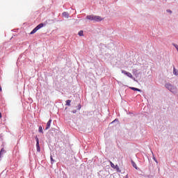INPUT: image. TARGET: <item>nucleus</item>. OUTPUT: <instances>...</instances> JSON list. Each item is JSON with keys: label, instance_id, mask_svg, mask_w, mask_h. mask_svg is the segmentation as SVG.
<instances>
[{"label": "nucleus", "instance_id": "6", "mask_svg": "<svg viewBox=\"0 0 178 178\" xmlns=\"http://www.w3.org/2000/svg\"><path fill=\"white\" fill-rule=\"evenodd\" d=\"M51 123H52V120H49L47 123V127L45 128V130H48V129H49V127H51Z\"/></svg>", "mask_w": 178, "mask_h": 178}, {"label": "nucleus", "instance_id": "24", "mask_svg": "<svg viewBox=\"0 0 178 178\" xmlns=\"http://www.w3.org/2000/svg\"><path fill=\"white\" fill-rule=\"evenodd\" d=\"M0 118H2V113H0Z\"/></svg>", "mask_w": 178, "mask_h": 178}, {"label": "nucleus", "instance_id": "12", "mask_svg": "<svg viewBox=\"0 0 178 178\" xmlns=\"http://www.w3.org/2000/svg\"><path fill=\"white\" fill-rule=\"evenodd\" d=\"M71 102H72V100H70V99L66 100V105L67 106H70V103Z\"/></svg>", "mask_w": 178, "mask_h": 178}, {"label": "nucleus", "instance_id": "18", "mask_svg": "<svg viewBox=\"0 0 178 178\" xmlns=\"http://www.w3.org/2000/svg\"><path fill=\"white\" fill-rule=\"evenodd\" d=\"M81 109V104H79L77 106V111H80Z\"/></svg>", "mask_w": 178, "mask_h": 178}, {"label": "nucleus", "instance_id": "17", "mask_svg": "<svg viewBox=\"0 0 178 178\" xmlns=\"http://www.w3.org/2000/svg\"><path fill=\"white\" fill-rule=\"evenodd\" d=\"M109 162H110V164H111V168H113V169H115V168L116 167V165H115V164H113V163H112V161H109Z\"/></svg>", "mask_w": 178, "mask_h": 178}, {"label": "nucleus", "instance_id": "4", "mask_svg": "<svg viewBox=\"0 0 178 178\" xmlns=\"http://www.w3.org/2000/svg\"><path fill=\"white\" fill-rule=\"evenodd\" d=\"M35 140H36V150L37 152H40L41 151V148L40 147V140L37 136H35Z\"/></svg>", "mask_w": 178, "mask_h": 178}, {"label": "nucleus", "instance_id": "7", "mask_svg": "<svg viewBox=\"0 0 178 178\" xmlns=\"http://www.w3.org/2000/svg\"><path fill=\"white\" fill-rule=\"evenodd\" d=\"M6 152V150L3 149V148H2L0 151V161L1 159L2 158V156H3V154H5Z\"/></svg>", "mask_w": 178, "mask_h": 178}, {"label": "nucleus", "instance_id": "20", "mask_svg": "<svg viewBox=\"0 0 178 178\" xmlns=\"http://www.w3.org/2000/svg\"><path fill=\"white\" fill-rule=\"evenodd\" d=\"M153 159L156 163H158V160H156V159L155 157H153Z\"/></svg>", "mask_w": 178, "mask_h": 178}, {"label": "nucleus", "instance_id": "23", "mask_svg": "<svg viewBox=\"0 0 178 178\" xmlns=\"http://www.w3.org/2000/svg\"><path fill=\"white\" fill-rule=\"evenodd\" d=\"M0 91H2V87L0 86Z\"/></svg>", "mask_w": 178, "mask_h": 178}, {"label": "nucleus", "instance_id": "14", "mask_svg": "<svg viewBox=\"0 0 178 178\" xmlns=\"http://www.w3.org/2000/svg\"><path fill=\"white\" fill-rule=\"evenodd\" d=\"M50 159H51V165H54V162H56V161H55V160L54 159V158H52V156H50Z\"/></svg>", "mask_w": 178, "mask_h": 178}, {"label": "nucleus", "instance_id": "15", "mask_svg": "<svg viewBox=\"0 0 178 178\" xmlns=\"http://www.w3.org/2000/svg\"><path fill=\"white\" fill-rule=\"evenodd\" d=\"M173 73L174 74H175L176 76H178V71L176 70V68L174 67L173 69Z\"/></svg>", "mask_w": 178, "mask_h": 178}, {"label": "nucleus", "instance_id": "10", "mask_svg": "<svg viewBox=\"0 0 178 178\" xmlns=\"http://www.w3.org/2000/svg\"><path fill=\"white\" fill-rule=\"evenodd\" d=\"M130 89L132 90L133 91H138L139 92H141V90L137 88L131 87Z\"/></svg>", "mask_w": 178, "mask_h": 178}, {"label": "nucleus", "instance_id": "19", "mask_svg": "<svg viewBox=\"0 0 178 178\" xmlns=\"http://www.w3.org/2000/svg\"><path fill=\"white\" fill-rule=\"evenodd\" d=\"M166 13H170V14L172 13V10H170V9L166 10Z\"/></svg>", "mask_w": 178, "mask_h": 178}, {"label": "nucleus", "instance_id": "8", "mask_svg": "<svg viewBox=\"0 0 178 178\" xmlns=\"http://www.w3.org/2000/svg\"><path fill=\"white\" fill-rule=\"evenodd\" d=\"M63 16L65 17V19H69V13L67 12H63L62 13Z\"/></svg>", "mask_w": 178, "mask_h": 178}, {"label": "nucleus", "instance_id": "5", "mask_svg": "<svg viewBox=\"0 0 178 178\" xmlns=\"http://www.w3.org/2000/svg\"><path fill=\"white\" fill-rule=\"evenodd\" d=\"M122 73H123V74H125L126 76H127V77H129L130 79H134L133 78V75L131 74V73L127 72L125 70H122Z\"/></svg>", "mask_w": 178, "mask_h": 178}, {"label": "nucleus", "instance_id": "3", "mask_svg": "<svg viewBox=\"0 0 178 178\" xmlns=\"http://www.w3.org/2000/svg\"><path fill=\"white\" fill-rule=\"evenodd\" d=\"M165 87V88H168L171 92H175L176 91V86H172L170 83H166Z\"/></svg>", "mask_w": 178, "mask_h": 178}, {"label": "nucleus", "instance_id": "16", "mask_svg": "<svg viewBox=\"0 0 178 178\" xmlns=\"http://www.w3.org/2000/svg\"><path fill=\"white\" fill-rule=\"evenodd\" d=\"M78 34H79V35L80 37H83V31H80Z\"/></svg>", "mask_w": 178, "mask_h": 178}, {"label": "nucleus", "instance_id": "2", "mask_svg": "<svg viewBox=\"0 0 178 178\" xmlns=\"http://www.w3.org/2000/svg\"><path fill=\"white\" fill-rule=\"evenodd\" d=\"M86 19L88 20H91L92 22H101L102 20V18H101V17L94 15H87Z\"/></svg>", "mask_w": 178, "mask_h": 178}, {"label": "nucleus", "instance_id": "9", "mask_svg": "<svg viewBox=\"0 0 178 178\" xmlns=\"http://www.w3.org/2000/svg\"><path fill=\"white\" fill-rule=\"evenodd\" d=\"M131 162L133 168H135L136 170H138V167H137V164H136V163L133 160H131Z\"/></svg>", "mask_w": 178, "mask_h": 178}, {"label": "nucleus", "instance_id": "11", "mask_svg": "<svg viewBox=\"0 0 178 178\" xmlns=\"http://www.w3.org/2000/svg\"><path fill=\"white\" fill-rule=\"evenodd\" d=\"M38 131H39V133H42V134H44V131H43L42 127L41 126L39 127Z\"/></svg>", "mask_w": 178, "mask_h": 178}, {"label": "nucleus", "instance_id": "13", "mask_svg": "<svg viewBox=\"0 0 178 178\" xmlns=\"http://www.w3.org/2000/svg\"><path fill=\"white\" fill-rule=\"evenodd\" d=\"M114 169H116V170L120 173L121 171L120 168H119V165H116Z\"/></svg>", "mask_w": 178, "mask_h": 178}, {"label": "nucleus", "instance_id": "1", "mask_svg": "<svg viewBox=\"0 0 178 178\" xmlns=\"http://www.w3.org/2000/svg\"><path fill=\"white\" fill-rule=\"evenodd\" d=\"M48 23H55V19H47L45 23H40L36 27H35L33 31L30 33V34H35L40 29H42V27H45Z\"/></svg>", "mask_w": 178, "mask_h": 178}, {"label": "nucleus", "instance_id": "25", "mask_svg": "<svg viewBox=\"0 0 178 178\" xmlns=\"http://www.w3.org/2000/svg\"><path fill=\"white\" fill-rule=\"evenodd\" d=\"M125 178H129V175H126Z\"/></svg>", "mask_w": 178, "mask_h": 178}, {"label": "nucleus", "instance_id": "21", "mask_svg": "<svg viewBox=\"0 0 178 178\" xmlns=\"http://www.w3.org/2000/svg\"><path fill=\"white\" fill-rule=\"evenodd\" d=\"M72 112V113H76L77 110H73Z\"/></svg>", "mask_w": 178, "mask_h": 178}, {"label": "nucleus", "instance_id": "22", "mask_svg": "<svg viewBox=\"0 0 178 178\" xmlns=\"http://www.w3.org/2000/svg\"><path fill=\"white\" fill-rule=\"evenodd\" d=\"M116 120H118V119H115V120H113L111 123H115L116 122Z\"/></svg>", "mask_w": 178, "mask_h": 178}]
</instances>
